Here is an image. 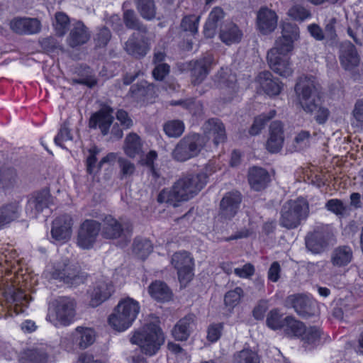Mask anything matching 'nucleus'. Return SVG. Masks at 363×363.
Masks as SVG:
<instances>
[{
  "mask_svg": "<svg viewBox=\"0 0 363 363\" xmlns=\"http://www.w3.org/2000/svg\"><path fill=\"white\" fill-rule=\"evenodd\" d=\"M21 207L18 201H14L3 205L0 208V229L17 219Z\"/></svg>",
  "mask_w": 363,
  "mask_h": 363,
  "instance_id": "obj_31",
  "label": "nucleus"
},
{
  "mask_svg": "<svg viewBox=\"0 0 363 363\" xmlns=\"http://www.w3.org/2000/svg\"><path fill=\"white\" fill-rule=\"evenodd\" d=\"M133 250L140 258L145 259L152 251V246L147 240H136L134 242Z\"/></svg>",
  "mask_w": 363,
  "mask_h": 363,
  "instance_id": "obj_54",
  "label": "nucleus"
},
{
  "mask_svg": "<svg viewBox=\"0 0 363 363\" xmlns=\"http://www.w3.org/2000/svg\"><path fill=\"white\" fill-rule=\"evenodd\" d=\"M309 214L308 204L303 199L286 202L280 211L279 225L288 230L298 228Z\"/></svg>",
  "mask_w": 363,
  "mask_h": 363,
  "instance_id": "obj_5",
  "label": "nucleus"
},
{
  "mask_svg": "<svg viewBox=\"0 0 363 363\" xmlns=\"http://www.w3.org/2000/svg\"><path fill=\"white\" fill-rule=\"evenodd\" d=\"M206 183L207 176L204 173L186 174L179 179L171 189L162 190L157 201L177 207L180 202L187 201L196 196Z\"/></svg>",
  "mask_w": 363,
  "mask_h": 363,
  "instance_id": "obj_1",
  "label": "nucleus"
},
{
  "mask_svg": "<svg viewBox=\"0 0 363 363\" xmlns=\"http://www.w3.org/2000/svg\"><path fill=\"white\" fill-rule=\"evenodd\" d=\"M148 293L157 301H168L172 298V291L165 283L160 281L152 283L148 287Z\"/></svg>",
  "mask_w": 363,
  "mask_h": 363,
  "instance_id": "obj_37",
  "label": "nucleus"
},
{
  "mask_svg": "<svg viewBox=\"0 0 363 363\" xmlns=\"http://www.w3.org/2000/svg\"><path fill=\"white\" fill-rule=\"evenodd\" d=\"M139 312L137 301L130 297L122 298L109 315L108 323L116 331H125L132 325Z\"/></svg>",
  "mask_w": 363,
  "mask_h": 363,
  "instance_id": "obj_4",
  "label": "nucleus"
},
{
  "mask_svg": "<svg viewBox=\"0 0 363 363\" xmlns=\"http://www.w3.org/2000/svg\"><path fill=\"white\" fill-rule=\"evenodd\" d=\"M76 72L80 76V78L78 79H73L72 81L74 83L83 84L90 88L96 85L97 80L94 75L91 74L89 68H80L77 70Z\"/></svg>",
  "mask_w": 363,
  "mask_h": 363,
  "instance_id": "obj_45",
  "label": "nucleus"
},
{
  "mask_svg": "<svg viewBox=\"0 0 363 363\" xmlns=\"http://www.w3.org/2000/svg\"><path fill=\"white\" fill-rule=\"evenodd\" d=\"M113 292V285L108 281H99L90 292V305L96 307L107 300Z\"/></svg>",
  "mask_w": 363,
  "mask_h": 363,
  "instance_id": "obj_25",
  "label": "nucleus"
},
{
  "mask_svg": "<svg viewBox=\"0 0 363 363\" xmlns=\"http://www.w3.org/2000/svg\"><path fill=\"white\" fill-rule=\"evenodd\" d=\"M275 115V111H270L269 116L260 115L255 118L253 124L250 130V133L252 135H257L260 133L261 130L264 127L266 123L273 118Z\"/></svg>",
  "mask_w": 363,
  "mask_h": 363,
  "instance_id": "obj_56",
  "label": "nucleus"
},
{
  "mask_svg": "<svg viewBox=\"0 0 363 363\" xmlns=\"http://www.w3.org/2000/svg\"><path fill=\"white\" fill-rule=\"evenodd\" d=\"M278 22V16L276 12L266 6L261 7L257 14V24L259 30L264 34L273 32Z\"/></svg>",
  "mask_w": 363,
  "mask_h": 363,
  "instance_id": "obj_12",
  "label": "nucleus"
},
{
  "mask_svg": "<svg viewBox=\"0 0 363 363\" xmlns=\"http://www.w3.org/2000/svg\"><path fill=\"white\" fill-rule=\"evenodd\" d=\"M111 37V32L108 28H101L94 38L96 46L99 48L105 47L109 42Z\"/></svg>",
  "mask_w": 363,
  "mask_h": 363,
  "instance_id": "obj_61",
  "label": "nucleus"
},
{
  "mask_svg": "<svg viewBox=\"0 0 363 363\" xmlns=\"http://www.w3.org/2000/svg\"><path fill=\"white\" fill-rule=\"evenodd\" d=\"M137 9L141 16L151 20L155 17L156 8L154 0H135Z\"/></svg>",
  "mask_w": 363,
  "mask_h": 363,
  "instance_id": "obj_42",
  "label": "nucleus"
},
{
  "mask_svg": "<svg viewBox=\"0 0 363 363\" xmlns=\"http://www.w3.org/2000/svg\"><path fill=\"white\" fill-rule=\"evenodd\" d=\"M67 306L68 298H60L56 300L53 308L50 311L48 318L57 327L66 326L68 324Z\"/></svg>",
  "mask_w": 363,
  "mask_h": 363,
  "instance_id": "obj_22",
  "label": "nucleus"
},
{
  "mask_svg": "<svg viewBox=\"0 0 363 363\" xmlns=\"http://www.w3.org/2000/svg\"><path fill=\"white\" fill-rule=\"evenodd\" d=\"M225 13L220 7H215L209 13L204 26V35L211 38L216 34L218 23L223 19Z\"/></svg>",
  "mask_w": 363,
  "mask_h": 363,
  "instance_id": "obj_36",
  "label": "nucleus"
},
{
  "mask_svg": "<svg viewBox=\"0 0 363 363\" xmlns=\"http://www.w3.org/2000/svg\"><path fill=\"white\" fill-rule=\"evenodd\" d=\"M233 363H260V361L255 352L242 350L234 355Z\"/></svg>",
  "mask_w": 363,
  "mask_h": 363,
  "instance_id": "obj_48",
  "label": "nucleus"
},
{
  "mask_svg": "<svg viewBox=\"0 0 363 363\" xmlns=\"http://www.w3.org/2000/svg\"><path fill=\"white\" fill-rule=\"evenodd\" d=\"M169 72V66L166 63L158 64L152 71V75L157 80H163Z\"/></svg>",
  "mask_w": 363,
  "mask_h": 363,
  "instance_id": "obj_64",
  "label": "nucleus"
},
{
  "mask_svg": "<svg viewBox=\"0 0 363 363\" xmlns=\"http://www.w3.org/2000/svg\"><path fill=\"white\" fill-rule=\"evenodd\" d=\"M164 130L169 137L178 138L184 130V124L179 120L170 121L164 124Z\"/></svg>",
  "mask_w": 363,
  "mask_h": 363,
  "instance_id": "obj_47",
  "label": "nucleus"
},
{
  "mask_svg": "<svg viewBox=\"0 0 363 363\" xmlns=\"http://www.w3.org/2000/svg\"><path fill=\"white\" fill-rule=\"evenodd\" d=\"M204 146V138L198 134L184 137L174 148L173 157L179 162H184L200 152Z\"/></svg>",
  "mask_w": 363,
  "mask_h": 363,
  "instance_id": "obj_6",
  "label": "nucleus"
},
{
  "mask_svg": "<svg viewBox=\"0 0 363 363\" xmlns=\"http://www.w3.org/2000/svg\"><path fill=\"white\" fill-rule=\"evenodd\" d=\"M125 49L128 54L135 57H142L147 54L150 48L145 42H137L133 35L125 43Z\"/></svg>",
  "mask_w": 363,
  "mask_h": 363,
  "instance_id": "obj_41",
  "label": "nucleus"
},
{
  "mask_svg": "<svg viewBox=\"0 0 363 363\" xmlns=\"http://www.w3.org/2000/svg\"><path fill=\"white\" fill-rule=\"evenodd\" d=\"M325 206L328 211L341 217L344 216L348 210V207L341 200L337 199H330L326 202Z\"/></svg>",
  "mask_w": 363,
  "mask_h": 363,
  "instance_id": "obj_49",
  "label": "nucleus"
},
{
  "mask_svg": "<svg viewBox=\"0 0 363 363\" xmlns=\"http://www.w3.org/2000/svg\"><path fill=\"white\" fill-rule=\"evenodd\" d=\"M52 238L56 243L62 244L67 242L68 236L67 219L65 216L56 218L51 229Z\"/></svg>",
  "mask_w": 363,
  "mask_h": 363,
  "instance_id": "obj_35",
  "label": "nucleus"
},
{
  "mask_svg": "<svg viewBox=\"0 0 363 363\" xmlns=\"http://www.w3.org/2000/svg\"><path fill=\"white\" fill-rule=\"evenodd\" d=\"M118 164L120 169V178L121 179L129 177L134 174L135 166L126 158L119 157L118 158Z\"/></svg>",
  "mask_w": 363,
  "mask_h": 363,
  "instance_id": "obj_53",
  "label": "nucleus"
},
{
  "mask_svg": "<svg viewBox=\"0 0 363 363\" xmlns=\"http://www.w3.org/2000/svg\"><path fill=\"white\" fill-rule=\"evenodd\" d=\"M352 259V250L347 245L335 247L330 255V262L335 267H344L348 265Z\"/></svg>",
  "mask_w": 363,
  "mask_h": 363,
  "instance_id": "obj_29",
  "label": "nucleus"
},
{
  "mask_svg": "<svg viewBox=\"0 0 363 363\" xmlns=\"http://www.w3.org/2000/svg\"><path fill=\"white\" fill-rule=\"evenodd\" d=\"M216 80L220 89L223 90V94H226L228 95V98L225 99V100H231L238 89L235 75L231 74L228 69L222 68L216 75Z\"/></svg>",
  "mask_w": 363,
  "mask_h": 363,
  "instance_id": "obj_19",
  "label": "nucleus"
},
{
  "mask_svg": "<svg viewBox=\"0 0 363 363\" xmlns=\"http://www.w3.org/2000/svg\"><path fill=\"white\" fill-rule=\"evenodd\" d=\"M113 120V109L108 106H104L91 117L89 127L96 128L98 125L102 134L106 135L108 133Z\"/></svg>",
  "mask_w": 363,
  "mask_h": 363,
  "instance_id": "obj_20",
  "label": "nucleus"
},
{
  "mask_svg": "<svg viewBox=\"0 0 363 363\" xmlns=\"http://www.w3.org/2000/svg\"><path fill=\"white\" fill-rule=\"evenodd\" d=\"M89 38V31L82 21H74L69 25V46L75 47L83 45Z\"/></svg>",
  "mask_w": 363,
  "mask_h": 363,
  "instance_id": "obj_24",
  "label": "nucleus"
},
{
  "mask_svg": "<svg viewBox=\"0 0 363 363\" xmlns=\"http://www.w3.org/2000/svg\"><path fill=\"white\" fill-rule=\"evenodd\" d=\"M284 125L281 122L273 121L269 127V137L266 143V148L271 153L279 152L284 145Z\"/></svg>",
  "mask_w": 363,
  "mask_h": 363,
  "instance_id": "obj_16",
  "label": "nucleus"
},
{
  "mask_svg": "<svg viewBox=\"0 0 363 363\" xmlns=\"http://www.w3.org/2000/svg\"><path fill=\"white\" fill-rule=\"evenodd\" d=\"M68 140V126L66 121L61 125L60 128L54 138L55 144L62 148H66V143Z\"/></svg>",
  "mask_w": 363,
  "mask_h": 363,
  "instance_id": "obj_59",
  "label": "nucleus"
},
{
  "mask_svg": "<svg viewBox=\"0 0 363 363\" xmlns=\"http://www.w3.org/2000/svg\"><path fill=\"white\" fill-rule=\"evenodd\" d=\"M195 316L189 314L181 318L172 330L173 337L179 341H185L190 336L195 327Z\"/></svg>",
  "mask_w": 363,
  "mask_h": 363,
  "instance_id": "obj_23",
  "label": "nucleus"
},
{
  "mask_svg": "<svg viewBox=\"0 0 363 363\" xmlns=\"http://www.w3.org/2000/svg\"><path fill=\"white\" fill-rule=\"evenodd\" d=\"M311 133L307 130H301L296 134L294 140V147L296 150H303L310 146Z\"/></svg>",
  "mask_w": 363,
  "mask_h": 363,
  "instance_id": "obj_51",
  "label": "nucleus"
},
{
  "mask_svg": "<svg viewBox=\"0 0 363 363\" xmlns=\"http://www.w3.org/2000/svg\"><path fill=\"white\" fill-rule=\"evenodd\" d=\"M286 305L292 307L302 317H309L313 313L311 300L303 294H293L288 296Z\"/></svg>",
  "mask_w": 363,
  "mask_h": 363,
  "instance_id": "obj_17",
  "label": "nucleus"
},
{
  "mask_svg": "<svg viewBox=\"0 0 363 363\" xmlns=\"http://www.w3.org/2000/svg\"><path fill=\"white\" fill-rule=\"evenodd\" d=\"M255 269L251 263H247L241 267L234 269V274L242 279H250L254 275Z\"/></svg>",
  "mask_w": 363,
  "mask_h": 363,
  "instance_id": "obj_60",
  "label": "nucleus"
},
{
  "mask_svg": "<svg viewBox=\"0 0 363 363\" xmlns=\"http://www.w3.org/2000/svg\"><path fill=\"white\" fill-rule=\"evenodd\" d=\"M248 181L255 191L264 189L270 182L269 173L264 169L254 167L249 170Z\"/></svg>",
  "mask_w": 363,
  "mask_h": 363,
  "instance_id": "obj_28",
  "label": "nucleus"
},
{
  "mask_svg": "<svg viewBox=\"0 0 363 363\" xmlns=\"http://www.w3.org/2000/svg\"><path fill=\"white\" fill-rule=\"evenodd\" d=\"M202 128L204 140L212 141L216 147L225 141V127L220 120L210 118L203 123Z\"/></svg>",
  "mask_w": 363,
  "mask_h": 363,
  "instance_id": "obj_10",
  "label": "nucleus"
},
{
  "mask_svg": "<svg viewBox=\"0 0 363 363\" xmlns=\"http://www.w3.org/2000/svg\"><path fill=\"white\" fill-rule=\"evenodd\" d=\"M322 335L323 333L318 328L311 326L306 328L301 339L303 346L311 349L320 342Z\"/></svg>",
  "mask_w": 363,
  "mask_h": 363,
  "instance_id": "obj_39",
  "label": "nucleus"
},
{
  "mask_svg": "<svg viewBox=\"0 0 363 363\" xmlns=\"http://www.w3.org/2000/svg\"><path fill=\"white\" fill-rule=\"evenodd\" d=\"M268 307V301L260 300L253 309L252 313L254 318L257 320L263 319Z\"/></svg>",
  "mask_w": 363,
  "mask_h": 363,
  "instance_id": "obj_63",
  "label": "nucleus"
},
{
  "mask_svg": "<svg viewBox=\"0 0 363 363\" xmlns=\"http://www.w3.org/2000/svg\"><path fill=\"white\" fill-rule=\"evenodd\" d=\"M123 19L125 26L130 29L139 30L145 32V28L140 26L135 13L132 10H128L124 12Z\"/></svg>",
  "mask_w": 363,
  "mask_h": 363,
  "instance_id": "obj_57",
  "label": "nucleus"
},
{
  "mask_svg": "<svg viewBox=\"0 0 363 363\" xmlns=\"http://www.w3.org/2000/svg\"><path fill=\"white\" fill-rule=\"evenodd\" d=\"M173 267L177 270L181 283H186L192 277V259L186 252H176L171 260Z\"/></svg>",
  "mask_w": 363,
  "mask_h": 363,
  "instance_id": "obj_11",
  "label": "nucleus"
},
{
  "mask_svg": "<svg viewBox=\"0 0 363 363\" xmlns=\"http://www.w3.org/2000/svg\"><path fill=\"white\" fill-rule=\"evenodd\" d=\"M123 149L125 154L130 158H134L140 155L142 152L140 137L135 133L128 134L125 138Z\"/></svg>",
  "mask_w": 363,
  "mask_h": 363,
  "instance_id": "obj_38",
  "label": "nucleus"
},
{
  "mask_svg": "<svg viewBox=\"0 0 363 363\" xmlns=\"http://www.w3.org/2000/svg\"><path fill=\"white\" fill-rule=\"evenodd\" d=\"M297 101L303 110L315 115V120L318 124H324L330 116L327 108L319 106V96L312 77H301L295 86Z\"/></svg>",
  "mask_w": 363,
  "mask_h": 363,
  "instance_id": "obj_2",
  "label": "nucleus"
},
{
  "mask_svg": "<svg viewBox=\"0 0 363 363\" xmlns=\"http://www.w3.org/2000/svg\"><path fill=\"white\" fill-rule=\"evenodd\" d=\"M241 196L238 192H230L225 194L220 201V217L223 220H230L237 213Z\"/></svg>",
  "mask_w": 363,
  "mask_h": 363,
  "instance_id": "obj_14",
  "label": "nucleus"
},
{
  "mask_svg": "<svg viewBox=\"0 0 363 363\" xmlns=\"http://www.w3.org/2000/svg\"><path fill=\"white\" fill-rule=\"evenodd\" d=\"M11 28L18 33L35 34L41 29V23L37 18H16L10 23Z\"/></svg>",
  "mask_w": 363,
  "mask_h": 363,
  "instance_id": "obj_21",
  "label": "nucleus"
},
{
  "mask_svg": "<svg viewBox=\"0 0 363 363\" xmlns=\"http://www.w3.org/2000/svg\"><path fill=\"white\" fill-rule=\"evenodd\" d=\"M337 19L334 17L328 18L325 21L324 25V35H325V43L330 46H333L337 41V34L335 26Z\"/></svg>",
  "mask_w": 363,
  "mask_h": 363,
  "instance_id": "obj_43",
  "label": "nucleus"
},
{
  "mask_svg": "<svg viewBox=\"0 0 363 363\" xmlns=\"http://www.w3.org/2000/svg\"><path fill=\"white\" fill-rule=\"evenodd\" d=\"M288 15L296 21H303L311 16V12L304 6L296 4L289 9Z\"/></svg>",
  "mask_w": 363,
  "mask_h": 363,
  "instance_id": "obj_55",
  "label": "nucleus"
},
{
  "mask_svg": "<svg viewBox=\"0 0 363 363\" xmlns=\"http://www.w3.org/2000/svg\"><path fill=\"white\" fill-rule=\"evenodd\" d=\"M216 64V60L213 55L209 53L197 60L191 61L189 66L192 83L194 84L201 83L208 74L211 67Z\"/></svg>",
  "mask_w": 363,
  "mask_h": 363,
  "instance_id": "obj_8",
  "label": "nucleus"
},
{
  "mask_svg": "<svg viewBox=\"0 0 363 363\" xmlns=\"http://www.w3.org/2000/svg\"><path fill=\"white\" fill-rule=\"evenodd\" d=\"M200 17L194 15L185 16L181 23L182 28L185 31H190L192 33H196Z\"/></svg>",
  "mask_w": 363,
  "mask_h": 363,
  "instance_id": "obj_58",
  "label": "nucleus"
},
{
  "mask_svg": "<svg viewBox=\"0 0 363 363\" xmlns=\"http://www.w3.org/2000/svg\"><path fill=\"white\" fill-rule=\"evenodd\" d=\"M340 61L345 69L350 70L357 67L359 57L355 47L349 41L342 42L340 47Z\"/></svg>",
  "mask_w": 363,
  "mask_h": 363,
  "instance_id": "obj_18",
  "label": "nucleus"
},
{
  "mask_svg": "<svg viewBox=\"0 0 363 363\" xmlns=\"http://www.w3.org/2000/svg\"><path fill=\"white\" fill-rule=\"evenodd\" d=\"M305 242L308 250L313 254L322 252L329 244L327 235L318 230L308 233L306 237Z\"/></svg>",
  "mask_w": 363,
  "mask_h": 363,
  "instance_id": "obj_26",
  "label": "nucleus"
},
{
  "mask_svg": "<svg viewBox=\"0 0 363 363\" xmlns=\"http://www.w3.org/2000/svg\"><path fill=\"white\" fill-rule=\"evenodd\" d=\"M51 203V196L48 191H43L37 194L34 198L29 200L27 211L30 209L32 212V216L36 217L38 213L48 208Z\"/></svg>",
  "mask_w": 363,
  "mask_h": 363,
  "instance_id": "obj_34",
  "label": "nucleus"
},
{
  "mask_svg": "<svg viewBox=\"0 0 363 363\" xmlns=\"http://www.w3.org/2000/svg\"><path fill=\"white\" fill-rule=\"evenodd\" d=\"M257 82L267 95L276 96L281 92V84L277 79L273 78L269 72L259 73L257 77Z\"/></svg>",
  "mask_w": 363,
  "mask_h": 363,
  "instance_id": "obj_30",
  "label": "nucleus"
},
{
  "mask_svg": "<svg viewBox=\"0 0 363 363\" xmlns=\"http://www.w3.org/2000/svg\"><path fill=\"white\" fill-rule=\"evenodd\" d=\"M130 342L138 345L146 355L152 356L164 344V336L157 324L150 323L136 330L131 337Z\"/></svg>",
  "mask_w": 363,
  "mask_h": 363,
  "instance_id": "obj_3",
  "label": "nucleus"
},
{
  "mask_svg": "<svg viewBox=\"0 0 363 363\" xmlns=\"http://www.w3.org/2000/svg\"><path fill=\"white\" fill-rule=\"evenodd\" d=\"M267 62L271 69L282 77H289L294 72V68L288 55L267 54Z\"/></svg>",
  "mask_w": 363,
  "mask_h": 363,
  "instance_id": "obj_15",
  "label": "nucleus"
},
{
  "mask_svg": "<svg viewBox=\"0 0 363 363\" xmlns=\"http://www.w3.org/2000/svg\"><path fill=\"white\" fill-rule=\"evenodd\" d=\"M284 323L283 328L288 336L301 338L306 329L303 323L291 316L286 317Z\"/></svg>",
  "mask_w": 363,
  "mask_h": 363,
  "instance_id": "obj_40",
  "label": "nucleus"
},
{
  "mask_svg": "<svg viewBox=\"0 0 363 363\" xmlns=\"http://www.w3.org/2000/svg\"><path fill=\"white\" fill-rule=\"evenodd\" d=\"M353 116L355 120L354 124L356 126L363 127V99L359 100L355 104Z\"/></svg>",
  "mask_w": 363,
  "mask_h": 363,
  "instance_id": "obj_62",
  "label": "nucleus"
},
{
  "mask_svg": "<svg viewBox=\"0 0 363 363\" xmlns=\"http://www.w3.org/2000/svg\"><path fill=\"white\" fill-rule=\"evenodd\" d=\"M284 321L285 318H282V314L277 308L271 310L267 314L266 320L267 326L273 330L284 328Z\"/></svg>",
  "mask_w": 363,
  "mask_h": 363,
  "instance_id": "obj_44",
  "label": "nucleus"
},
{
  "mask_svg": "<svg viewBox=\"0 0 363 363\" xmlns=\"http://www.w3.org/2000/svg\"><path fill=\"white\" fill-rule=\"evenodd\" d=\"M53 26L57 35H64L68 29V16L65 13L57 12L55 14Z\"/></svg>",
  "mask_w": 363,
  "mask_h": 363,
  "instance_id": "obj_50",
  "label": "nucleus"
},
{
  "mask_svg": "<svg viewBox=\"0 0 363 363\" xmlns=\"http://www.w3.org/2000/svg\"><path fill=\"white\" fill-rule=\"evenodd\" d=\"M129 234L128 228H125L122 223L113 217L108 216L104 218L101 228V236L104 238L117 239L121 237L126 238Z\"/></svg>",
  "mask_w": 363,
  "mask_h": 363,
  "instance_id": "obj_13",
  "label": "nucleus"
},
{
  "mask_svg": "<svg viewBox=\"0 0 363 363\" xmlns=\"http://www.w3.org/2000/svg\"><path fill=\"white\" fill-rule=\"evenodd\" d=\"M244 296V291L241 287H236L233 290L228 291L224 297L225 304L233 308L238 306Z\"/></svg>",
  "mask_w": 363,
  "mask_h": 363,
  "instance_id": "obj_46",
  "label": "nucleus"
},
{
  "mask_svg": "<svg viewBox=\"0 0 363 363\" xmlns=\"http://www.w3.org/2000/svg\"><path fill=\"white\" fill-rule=\"evenodd\" d=\"M47 357L37 350L26 351L21 357V363H45Z\"/></svg>",
  "mask_w": 363,
  "mask_h": 363,
  "instance_id": "obj_52",
  "label": "nucleus"
},
{
  "mask_svg": "<svg viewBox=\"0 0 363 363\" xmlns=\"http://www.w3.org/2000/svg\"><path fill=\"white\" fill-rule=\"evenodd\" d=\"M101 224L94 220H86L81 225L77 244L83 249L92 247L101 230Z\"/></svg>",
  "mask_w": 363,
  "mask_h": 363,
  "instance_id": "obj_9",
  "label": "nucleus"
},
{
  "mask_svg": "<svg viewBox=\"0 0 363 363\" xmlns=\"http://www.w3.org/2000/svg\"><path fill=\"white\" fill-rule=\"evenodd\" d=\"M4 295L6 301L9 303L13 304V310L16 314L21 313L23 310L20 308V305H24L28 303L27 296L24 292L14 286L7 288L4 292Z\"/></svg>",
  "mask_w": 363,
  "mask_h": 363,
  "instance_id": "obj_33",
  "label": "nucleus"
},
{
  "mask_svg": "<svg viewBox=\"0 0 363 363\" xmlns=\"http://www.w3.org/2000/svg\"><path fill=\"white\" fill-rule=\"evenodd\" d=\"M72 337L80 348L85 349L94 342L96 333L91 328L77 327L72 333Z\"/></svg>",
  "mask_w": 363,
  "mask_h": 363,
  "instance_id": "obj_32",
  "label": "nucleus"
},
{
  "mask_svg": "<svg viewBox=\"0 0 363 363\" xmlns=\"http://www.w3.org/2000/svg\"><path fill=\"white\" fill-rule=\"evenodd\" d=\"M299 37V28L291 23H285L282 28L281 36L275 42L274 48L267 54L287 55L294 48V42Z\"/></svg>",
  "mask_w": 363,
  "mask_h": 363,
  "instance_id": "obj_7",
  "label": "nucleus"
},
{
  "mask_svg": "<svg viewBox=\"0 0 363 363\" xmlns=\"http://www.w3.org/2000/svg\"><path fill=\"white\" fill-rule=\"evenodd\" d=\"M242 37V32L233 22L223 24L220 29L219 38L227 45L238 43Z\"/></svg>",
  "mask_w": 363,
  "mask_h": 363,
  "instance_id": "obj_27",
  "label": "nucleus"
}]
</instances>
